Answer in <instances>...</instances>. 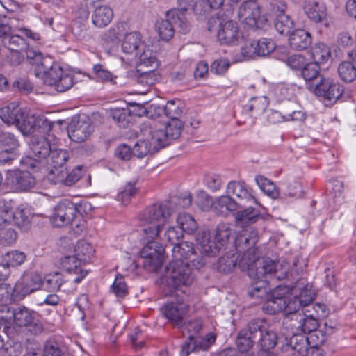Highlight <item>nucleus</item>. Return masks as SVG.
Segmentation results:
<instances>
[{
  "label": "nucleus",
  "mask_w": 356,
  "mask_h": 356,
  "mask_svg": "<svg viewBox=\"0 0 356 356\" xmlns=\"http://www.w3.org/2000/svg\"><path fill=\"white\" fill-rule=\"evenodd\" d=\"M257 238L258 234L255 230H246L243 234L237 237L236 245L238 250H241L242 243L248 245V249L243 254L238 266L243 269H247L248 276L256 282L262 280L268 284V279L284 280L289 273V264L285 261L275 263L271 260L260 259L259 250L254 247Z\"/></svg>",
  "instance_id": "1"
},
{
  "label": "nucleus",
  "mask_w": 356,
  "mask_h": 356,
  "mask_svg": "<svg viewBox=\"0 0 356 356\" xmlns=\"http://www.w3.org/2000/svg\"><path fill=\"white\" fill-rule=\"evenodd\" d=\"M0 118L8 125H15L24 135L31 134L47 124L43 117L29 114L15 102L0 108Z\"/></svg>",
  "instance_id": "2"
},
{
  "label": "nucleus",
  "mask_w": 356,
  "mask_h": 356,
  "mask_svg": "<svg viewBox=\"0 0 356 356\" xmlns=\"http://www.w3.org/2000/svg\"><path fill=\"white\" fill-rule=\"evenodd\" d=\"M36 76H40L44 84L53 86L59 92L70 89L74 83L73 74L63 71L51 56L42 58L38 66Z\"/></svg>",
  "instance_id": "3"
},
{
  "label": "nucleus",
  "mask_w": 356,
  "mask_h": 356,
  "mask_svg": "<svg viewBox=\"0 0 356 356\" xmlns=\"http://www.w3.org/2000/svg\"><path fill=\"white\" fill-rule=\"evenodd\" d=\"M172 213V202L156 203L145 209L139 219L143 222V232L147 238L154 239L159 236Z\"/></svg>",
  "instance_id": "4"
},
{
  "label": "nucleus",
  "mask_w": 356,
  "mask_h": 356,
  "mask_svg": "<svg viewBox=\"0 0 356 356\" xmlns=\"http://www.w3.org/2000/svg\"><path fill=\"white\" fill-rule=\"evenodd\" d=\"M270 287L266 281L255 282L248 289L252 298L265 299L263 311L268 314H275L282 312L286 307V296L280 293V287H277L268 293Z\"/></svg>",
  "instance_id": "5"
},
{
  "label": "nucleus",
  "mask_w": 356,
  "mask_h": 356,
  "mask_svg": "<svg viewBox=\"0 0 356 356\" xmlns=\"http://www.w3.org/2000/svg\"><path fill=\"white\" fill-rule=\"evenodd\" d=\"M193 280L192 268L187 261H172L165 267L163 280V293L172 295L174 290L181 286H188Z\"/></svg>",
  "instance_id": "6"
},
{
  "label": "nucleus",
  "mask_w": 356,
  "mask_h": 356,
  "mask_svg": "<svg viewBox=\"0 0 356 356\" xmlns=\"http://www.w3.org/2000/svg\"><path fill=\"white\" fill-rule=\"evenodd\" d=\"M190 23L179 10H169L166 13V19L158 20L156 23V30L160 38L165 41L170 40L175 29L183 34L190 31Z\"/></svg>",
  "instance_id": "7"
},
{
  "label": "nucleus",
  "mask_w": 356,
  "mask_h": 356,
  "mask_svg": "<svg viewBox=\"0 0 356 356\" xmlns=\"http://www.w3.org/2000/svg\"><path fill=\"white\" fill-rule=\"evenodd\" d=\"M29 147L32 155L23 158L22 162L31 169L40 168L41 161L47 159L53 148L49 141L44 136L36 135L31 137Z\"/></svg>",
  "instance_id": "8"
},
{
  "label": "nucleus",
  "mask_w": 356,
  "mask_h": 356,
  "mask_svg": "<svg viewBox=\"0 0 356 356\" xmlns=\"http://www.w3.org/2000/svg\"><path fill=\"white\" fill-rule=\"evenodd\" d=\"M77 214L76 205L69 200H63L54 207L50 222L54 227H65L70 225Z\"/></svg>",
  "instance_id": "9"
},
{
  "label": "nucleus",
  "mask_w": 356,
  "mask_h": 356,
  "mask_svg": "<svg viewBox=\"0 0 356 356\" xmlns=\"http://www.w3.org/2000/svg\"><path fill=\"white\" fill-rule=\"evenodd\" d=\"M291 321L290 325L292 329H296L297 332H301L302 334L309 333V336L318 332V336L321 335V337H324L321 331L316 330L318 326V319L314 316V314H312L309 306L303 309L302 313L296 314L292 316Z\"/></svg>",
  "instance_id": "10"
},
{
  "label": "nucleus",
  "mask_w": 356,
  "mask_h": 356,
  "mask_svg": "<svg viewBox=\"0 0 356 356\" xmlns=\"http://www.w3.org/2000/svg\"><path fill=\"white\" fill-rule=\"evenodd\" d=\"M313 92L333 104L342 95L343 87L330 78L320 76L319 81L313 88Z\"/></svg>",
  "instance_id": "11"
},
{
  "label": "nucleus",
  "mask_w": 356,
  "mask_h": 356,
  "mask_svg": "<svg viewBox=\"0 0 356 356\" xmlns=\"http://www.w3.org/2000/svg\"><path fill=\"white\" fill-rule=\"evenodd\" d=\"M42 284V277L36 273L23 275L13 287V296L17 300H22L26 296L38 290Z\"/></svg>",
  "instance_id": "12"
},
{
  "label": "nucleus",
  "mask_w": 356,
  "mask_h": 356,
  "mask_svg": "<svg viewBox=\"0 0 356 356\" xmlns=\"http://www.w3.org/2000/svg\"><path fill=\"white\" fill-rule=\"evenodd\" d=\"M93 131V124L90 119L86 117L73 118L67 128L70 138L76 143L87 140Z\"/></svg>",
  "instance_id": "13"
},
{
  "label": "nucleus",
  "mask_w": 356,
  "mask_h": 356,
  "mask_svg": "<svg viewBox=\"0 0 356 356\" xmlns=\"http://www.w3.org/2000/svg\"><path fill=\"white\" fill-rule=\"evenodd\" d=\"M217 38L221 44L234 45L242 38V33L236 22L227 20L220 23Z\"/></svg>",
  "instance_id": "14"
},
{
  "label": "nucleus",
  "mask_w": 356,
  "mask_h": 356,
  "mask_svg": "<svg viewBox=\"0 0 356 356\" xmlns=\"http://www.w3.org/2000/svg\"><path fill=\"white\" fill-rule=\"evenodd\" d=\"M160 310L165 318L171 323L179 325L188 312V305L183 300L177 298L167 302Z\"/></svg>",
  "instance_id": "15"
},
{
  "label": "nucleus",
  "mask_w": 356,
  "mask_h": 356,
  "mask_svg": "<svg viewBox=\"0 0 356 356\" xmlns=\"http://www.w3.org/2000/svg\"><path fill=\"white\" fill-rule=\"evenodd\" d=\"M238 17L240 20L250 27H259L261 11L258 3L253 0L245 1L238 8Z\"/></svg>",
  "instance_id": "16"
},
{
  "label": "nucleus",
  "mask_w": 356,
  "mask_h": 356,
  "mask_svg": "<svg viewBox=\"0 0 356 356\" xmlns=\"http://www.w3.org/2000/svg\"><path fill=\"white\" fill-rule=\"evenodd\" d=\"M315 338H318V332L312 334L309 337L299 332L293 333L287 343V351L289 356H305L312 342H315Z\"/></svg>",
  "instance_id": "17"
},
{
  "label": "nucleus",
  "mask_w": 356,
  "mask_h": 356,
  "mask_svg": "<svg viewBox=\"0 0 356 356\" xmlns=\"http://www.w3.org/2000/svg\"><path fill=\"white\" fill-rule=\"evenodd\" d=\"M165 249L159 242L151 241L143 248L141 257L146 259L145 266H149L154 268H158L162 265Z\"/></svg>",
  "instance_id": "18"
},
{
  "label": "nucleus",
  "mask_w": 356,
  "mask_h": 356,
  "mask_svg": "<svg viewBox=\"0 0 356 356\" xmlns=\"http://www.w3.org/2000/svg\"><path fill=\"white\" fill-rule=\"evenodd\" d=\"M306 118L305 112L300 106L295 103H289L284 106L283 113L272 111L268 115V120L272 123H279L283 121H303Z\"/></svg>",
  "instance_id": "19"
},
{
  "label": "nucleus",
  "mask_w": 356,
  "mask_h": 356,
  "mask_svg": "<svg viewBox=\"0 0 356 356\" xmlns=\"http://www.w3.org/2000/svg\"><path fill=\"white\" fill-rule=\"evenodd\" d=\"M226 193L228 195L236 196L239 200L238 203H240V205L247 203L259 204L253 194V190L244 182L236 181L229 182L227 186Z\"/></svg>",
  "instance_id": "20"
},
{
  "label": "nucleus",
  "mask_w": 356,
  "mask_h": 356,
  "mask_svg": "<svg viewBox=\"0 0 356 356\" xmlns=\"http://www.w3.org/2000/svg\"><path fill=\"white\" fill-rule=\"evenodd\" d=\"M8 181L18 191H27L35 184V177L26 170H13L8 172Z\"/></svg>",
  "instance_id": "21"
},
{
  "label": "nucleus",
  "mask_w": 356,
  "mask_h": 356,
  "mask_svg": "<svg viewBox=\"0 0 356 356\" xmlns=\"http://www.w3.org/2000/svg\"><path fill=\"white\" fill-rule=\"evenodd\" d=\"M82 176V168L79 166L74 168L70 173H67L65 169L58 171L56 175L54 172L48 173L47 179L54 184H63L71 186L77 182Z\"/></svg>",
  "instance_id": "22"
},
{
  "label": "nucleus",
  "mask_w": 356,
  "mask_h": 356,
  "mask_svg": "<svg viewBox=\"0 0 356 356\" xmlns=\"http://www.w3.org/2000/svg\"><path fill=\"white\" fill-rule=\"evenodd\" d=\"M47 156L46 163L49 173L56 175L58 171L65 169L64 165L69 159V153L65 149L52 148Z\"/></svg>",
  "instance_id": "23"
},
{
  "label": "nucleus",
  "mask_w": 356,
  "mask_h": 356,
  "mask_svg": "<svg viewBox=\"0 0 356 356\" xmlns=\"http://www.w3.org/2000/svg\"><path fill=\"white\" fill-rule=\"evenodd\" d=\"M251 231L252 229H245L244 230L243 234L245 233V232ZM242 235V234H241ZM241 236V234H240ZM239 236L238 235L236 237ZM236 240V239H235ZM234 245H236V241H234ZM235 248L236 250V253L234 252H228L226 254V255L221 257L218 262L217 264V268L219 272L223 273H229L232 272V270L236 267V265L238 261V255L237 254L238 252H242L244 251L243 254L248 250V245L247 244L242 243L241 246V250L237 249L236 245H235Z\"/></svg>",
  "instance_id": "24"
},
{
  "label": "nucleus",
  "mask_w": 356,
  "mask_h": 356,
  "mask_svg": "<svg viewBox=\"0 0 356 356\" xmlns=\"http://www.w3.org/2000/svg\"><path fill=\"white\" fill-rule=\"evenodd\" d=\"M303 10L308 18L315 23L322 22L327 18L325 5L316 0H305Z\"/></svg>",
  "instance_id": "25"
},
{
  "label": "nucleus",
  "mask_w": 356,
  "mask_h": 356,
  "mask_svg": "<svg viewBox=\"0 0 356 356\" xmlns=\"http://www.w3.org/2000/svg\"><path fill=\"white\" fill-rule=\"evenodd\" d=\"M172 252V261H195V250L193 243L188 241L178 243L174 245Z\"/></svg>",
  "instance_id": "26"
},
{
  "label": "nucleus",
  "mask_w": 356,
  "mask_h": 356,
  "mask_svg": "<svg viewBox=\"0 0 356 356\" xmlns=\"http://www.w3.org/2000/svg\"><path fill=\"white\" fill-rule=\"evenodd\" d=\"M200 250L202 253L209 256H215L219 252L214 237L208 232L198 233L196 238Z\"/></svg>",
  "instance_id": "27"
},
{
  "label": "nucleus",
  "mask_w": 356,
  "mask_h": 356,
  "mask_svg": "<svg viewBox=\"0 0 356 356\" xmlns=\"http://www.w3.org/2000/svg\"><path fill=\"white\" fill-rule=\"evenodd\" d=\"M289 42L292 49L303 50L311 45L312 36L304 29H296L290 34Z\"/></svg>",
  "instance_id": "28"
},
{
  "label": "nucleus",
  "mask_w": 356,
  "mask_h": 356,
  "mask_svg": "<svg viewBox=\"0 0 356 356\" xmlns=\"http://www.w3.org/2000/svg\"><path fill=\"white\" fill-rule=\"evenodd\" d=\"M144 132H148L150 135L149 142L153 146L154 152H158L161 148L170 143L165 128L149 127ZM145 134V133H144Z\"/></svg>",
  "instance_id": "29"
},
{
  "label": "nucleus",
  "mask_w": 356,
  "mask_h": 356,
  "mask_svg": "<svg viewBox=\"0 0 356 356\" xmlns=\"http://www.w3.org/2000/svg\"><path fill=\"white\" fill-rule=\"evenodd\" d=\"M240 207V203L231 197L230 195H221L214 201V211L218 215L226 214L228 211H234Z\"/></svg>",
  "instance_id": "30"
},
{
  "label": "nucleus",
  "mask_w": 356,
  "mask_h": 356,
  "mask_svg": "<svg viewBox=\"0 0 356 356\" xmlns=\"http://www.w3.org/2000/svg\"><path fill=\"white\" fill-rule=\"evenodd\" d=\"M113 17L112 9L107 6H102L95 8L92 20L95 26L102 28L106 26L111 22Z\"/></svg>",
  "instance_id": "31"
},
{
  "label": "nucleus",
  "mask_w": 356,
  "mask_h": 356,
  "mask_svg": "<svg viewBox=\"0 0 356 356\" xmlns=\"http://www.w3.org/2000/svg\"><path fill=\"white\" fill-rule=\"evenodd\" d=\"M2 43L6 48L14 52L17 58V63H19L22 58L20 52L24 51L27 47L24 39L18 35H13L3 39Z\"/></svg>",
  "instance_id": "32"
},
{
  "label": "nucleus",
  "mask_w": 356,
  "mask_h": 356,
  "mask_svg": "<svg viewBox=\"0 0 356 356\" xmlns=\"http://www.w3.org/2000/svg\"><path fill=\"white\" fill-rule=\"evenodd\" d=\"M143 45L140 33L131 32L124 35L122 42V49L126 54L135 53L136 54Z\"/></svg>",
  "instance_id": "33"
},
{
  "label": "nucleus",
  "mask_w": 356,
  "mask_h": 356,
  "mask_svg": "<svg viewBox=\"0 0 356 356\" xmlns=\"http://www.w3.org/2000/svg\"><path fill=\"white\" fill-rule=\"evenodd\" d=\"M313 298L309 296L307 299H303V296L301 294L300 297H294L292 299H289L286 297V307L284 308L283 312L286 314H293V316L299 312L300 308L302 306L304 309L309 307V302H312Z\"/></svg>",
  "instance_id": "34"
},
{
  "label": "nucleus",
  "mask_w": 356,
  "mask_h": 356,
  "mask_svg": "<svg viewBox=\"0 0 356 356\" xmlns=\"http://www.w3.org/2000/svg\"><path fill=\"white\" fill-rule=\"evenodd\" d=\"M210 348V343L208 340H203V338H193L190 337L181 348V356H188L191 351L207 350Z\"/></svg>",
  "instance_id": "35"
},
{
  "label": "nucleus",
  "mask_w": 356,
  "mask_h": 356,
  "mask_svg": "<svg viewBox=\"0 0 356 356\" xmlns=\"http://www.w3.org/2000/svg\"><path fill=\"white\" fill-rule=\"evenodd\" d=\"M207 6L204 0H199L195 2L194 0H178V8L172 10H179L181 14L187 18V12L193 10L196 15H202V8Z\"/></svg>",
  "instance_id": "36"
},
{
  "label": "nucleus",
  "mask_w": 356,
  "mask_h": 356,
  "mask_svg": "<svg viewBox=\"0 0 356 356\" xmlns=\"http://www.w3.org/2000/svg\"><path fill=\"white\" fill-rule=\"evenodd\" d=\"M232 233V230L229 224L221 223L218 225L213 237L216 245L219 248V252L227 245Z\"/></svg>",
  "instance_id": "37"
},
{
  "label": "nucleus",
  "mask_w": 356,
  "mask_h": 356,
  "mask_svg": "<svg viewBox=\"0 0 356 356\" xmlns=\"http://www.w3.org/2000/svg\"><path fill=\"white\" fill-rule=\"evenodd\" d=\"M42 356H69L64 346L55 339L47 340L43 346Z\"/></svg>",
  "instance_id": "38"
},
{
  "label": "nucleus",
  "mask_w": 356,
  "mask_h": 356,
  "mask_svg": "<svg viewBox=\"0 0 356 356\" xmlns=\"http://www.w3.org/2000/svg\"><path fill=\"white\" fill-rule=\"evenodd\" d=\"M26 259V255L24 252L11 250L3 255L2 262L8 268L21 266Z\"/></svg>",
  "instance_id": "39"
},
{
  "label": "nucleus",
  "mask_w": 356,
  "mask_h": 356,
  "mask_svg": "<svg viewBox=\"0 0 356 356\" xmlns=\"http://www.w3.org/2000/svg\"><path fill=\"white\" fill-rule=\"evenodd\" d=\"M255 181L259 188L269 197L276 199L279 197L280 193L275 184L262 175H257Z\"/></svg>",
  "instance_id": "40"
},
{
  "label": "nucleus",
  "mask_w": 356,
  "mask_h": 356,
  "mask_svg": "<svg viewBox=\"0 0 356 356\" xmlns=\"http://www.w3.org/2000/svg\"><path fill=\"white\" fill-rule=\"evenodd\" d=\"M33 317V314L26 307L14 309L13 321L19 326H31Z\"/></svg>",
  "instance_id": "41"
},
{
  "label": "nucleus",
  "mask_w": 356,
  "mask_h": 356,
  "mask_svg": "<svg viewBox=\"0 0 356 356\" xmlns=\"http://www.w3.org/2000/svg\"><path fill=\"white\" fill-rule=\"evenodd\" d=\"M75 256L82 262H86L92 257L95 250L92 245L86 241L77 242L74 248Z\"/></svg>",
  "instance_id": "42"
},
{
  "label": "nucleus",
  "mask_w": 356,
  "mask_h": 356,
  "mask_svg": "<svg viewBox=\"0 0 356 356\" xmlns=\"http://www.w3.org/2000/svg\"><path fill=\"white\" fill-rule=\"evenodd\" d=\"M177 222L183 232L191 234L197 229L195 220L188 213H179L177 218Z\"/></svg>",
  "instance_id": "43"
},
{
  "label": "nucleus",
  "mask_w": 356,
  "mask_h": 356,
  "mask_svg": "<svg viewBox=\"0 0 356 356\" xmlns=\"http://www.w3.org/2000/svg\"><path fill=\"white\" fill-rule=\"evenodd\" d=\"M135 56L138 58V66L142 65L148 67L153 66L154 64L156 65V59L153 51L144 44L141 49L136 52Z\"/></svg>",
  "instance_id": "44"
},
{
  "label": "nucleus",
  "mask_w": 356,
  "mask_h": 356,
  "mask_svg": "<svg viewBox=\"0 0 356 356\" xmlns=\"http://www.w3.org/2000/svg\"><path fill=\"white\" fill-rule=\"evenodd\" d=\"M256 56H266L272 53L276 46L275 43L272 39L262 38L258 40H254Z\"/></svg>",
  "instance_id": "45"
},
{
  "label": "nucleus",
  "mask_w": 356,
  "mask_h": 356,
  "mask_svg": "<svg viewBox=\"0 0 356 356\" xmlns=\"http://www.w3.org/2000/svg\"><path fill=\"white\" fill-rule=\"evenodd\" d=\"M259 213V210L250 206L243 211L237 212L236 220L241 224H252L257 221Z\"/></svg>",
  "instance_id": "46"
},
{
  "label": "nucleus",
  "mask_w": 356,
  "mask_h": 356,
  "mask_svg": "<svg viewBox=\"0 0 356 356\" xmlns=\"http://www.w3.org/2000/svg\"><path fill=\"white\" fill-rule=\"evenodd\" d=\"M92 73L95 77L102 82L110 83L113 85L117 83V76L114 75L111 72L108 70L102 64H96L92 67Z\"/></svg>",
  "instance_id": "47"
},
{
  "label": "nucleus",
  "mask_w": 356,
  "mask_h": 356,
  "mask_svg": "<svg viewBox=\"0 0 356 356\" xmlns=\"http://www.w3.org/2000/svg\"><path fill=\"white\" fill-rule=\"evenodd\" d=\"M340 78L346 83H350L356 79V67L348 61L341 63L338 67Z\"/></svg>",
  "instance_id": "48"
},
{
  "label": "nucleus",
  "mask_w": 356,
  "mask_h": 356,
  "mask_svg": "<svg viewBox=\"0 0 356 356\" xmlns=\"http://www.w3.org/2000/svg\"><path fill=\"white\" fill-rule=\"evenodd\" d=\"M314 62L317 64L326 62L330 57V48L324 43L316 44L311 50Z\"/></svg>",
  "instance_id": "49"
},
{
  "label": "nucleus",
  "mask_w": 356,
  "mask_h": 356,
  "mask_svg": "<svg viewBox=\"0 0 356 356\" xmlns=\"http://www.w3.org/2000/svg\"><path fill=\"white\" fill-rule=\"evenodd\" d=\"M252 337L250 335L247 330L242 329L237 335L236 345L238 350L241 353L249 351L254 346Z\"/></svg>",
  "instance_id": "50"
},
{
  "label": "nucleus",
  "mask_w": 356,
  "mask_h": 356,
  "mask_svg": "<svg viewBox=\"0 0 356 356\" xmlns=\"http://www.w3.org/2000/svg\"><path fill=\"white\" fill-rule=\"evenodd\" d=\"M277 343V334L271 330H265L261 334L259 345L262 350H268L273 348Z\"/></svg>",
  "instance_id": "51"
},
{
  "label": "nucleus",
  "mask_w": 356,
  "mask_h": 356,
  "mask_svg": "<svg viewBox=\"0 0 356 356\" xmlns=\"http://www.w3.org/2000/svg\"><path fill=\"white\" fill-rule=\"evenodd\" d=\"M0 145L3 149L18 152L19 143L13 134L9 132H1Z\"/></svg>",
  "instance_id": "52"
},
{
  "label": "nucleus",
  "mask_w": 356,
  "mask_h": 356,
  "mask_svg": "<svg viewBox=\"0 0 356 356\" xmlns=\"http://www.w3.org/2000/svg\"><path fill=\"white\" fill-rule=\"evenodd\" d=\"M275 28L282 35H288L293 28V21L289 15H280L274 20Z\"/></svg>",
  "instance_id": "53"
},
{
  "label": "nucleus",
  "mask_w": 356,
  "mask_h": 356,
  "mask_svg": "<svg viewBox=\"0 0 356 356\" xmlns=\"http://www.w3.org/2000/svg\"><path fill=\"white\" fill-rule=\"evenodd\" d=\"M183 127V123L179 119L170 120L165 127L170 143L180 137Z\"/></svg>",
  "instance_id": "54"
},
{
  "label": "nucleus",
  "mask_w": 356,
  "mask_h": 356,
  "mask_svg": "<svg viewBox=\"0 0 356 356\" xmlns=\"http://www.w3.org/2000/svg\"><path fill=\"white\" fill-rule=\"evenodd\" d=\"M155 152L148 138L137 142L133 147V155L138 158H143L149 154Z\"/></svg>",
  "instance_id": "55"
},
{
  "label": "nucleus",
  "mask_w": 356,
  "mask_h": 356,
  "mask_svg": "<svg viewBox=\"0 0 356 356\" xmlns=\"http://www.w3.org/2000/svg\"><path fill=\"white\" fill-rule=\"evenodd\" d=\"M64 282L63 275L58 272L49 273L44 277V283L49 290L58 291Z\"/></svg>",
  "instance_id": "56"
},
{
  "label": "nucleus",
  "mask_w": 356,
  "mask_h": 356,
  "mask_svg": "<svg viewBox=\"0 0 356 356\" xmlns=\"http://www.w3.org/2000/svg\"><path fill=\"white\" fill-rule=\"evenodd\" d=\"M131 111L128 108H116L111 110L112 118L119 124L120 127H126L130 122Z\"/></svg>",
  "instance_id": "57"
},
{
  "label": "nucleus",
  "mask_w": 356,
  "mask_h": 356,
  "mask_svg": "<svg viewBox=\"0 0 356 356\" xmlns=\"http://www.w3.org/2000/svg\"><path fill=\"white\" fill-rule=\"evenodd\" d=\"M300 71L302 76L305 81H312L318 76L320 67L316 63L308 60Z\"/></svg>",
  "instance_id": "58"
},
{
  "label": "nucleus",
  "mask_w": 356,
  "mask_h": 356,
  "mask_svg": "<svg viewBox=\"0 0 356 356\" xmlns=\"http://www.w3.org/2000/svg\"><path fill=\"white\" fill-rule=\"evenodd\" d=\"M164 112L170 120L179 119L182 113L181 102L179 100L168 101L165 106Z\"/></svg>",
  "instance_id": "59"
},
{
  "label": "nucleus",
  "mask_w": 356,
  "mask_h": 356,
  "mask_svg": "<svg viewBox=\"0 0 356 356\" xmlns=\"http://www.w3.org/2000/svg\"><path fill=\"white\" fill-rule=\"evenodd\" d=\"M307 61L304 55L297 54L288 56L284 62L293 70H301Z\"/></svg>",
  "instance_id": "60"
},
{
  "label": "nucleus",
  "mask_w": 356,
  "mask_h": 356,
  "mask_svg": "<svg viewBox=\"0 0 356 356\" xmlns=\"http://www.w3.org/2000/svg\"><path fill=\"white\" fill-rule=\"evenodd\" d=\"M111 290L118 298H123L127 294V286L122 275H116Z\"/></svg>",
  "instance_id": "61"
},
{
  "label": "nucleus",
  "mask_w": 356,
  "mask_h": 356,
  "mask_svg": "<svg viewBox=\"0 0 356 356\" xmlns=\"http://www.w3.org/2000/svg\"><path fill=\"white\" fill-rule=\"evenodd\" d=\"M17 239L16 232L10 227L0 228V245H13Z\"/></svg>",
  "instance_id": "62"
},
{
  "label": "nucleus",
  "mask_w": 356,
  "mask_h": 356,
  "mask_svg": "<svg viewBox=\"0 0 356 356\" xmlns=\"http://www.w3.org/2000/svg\"><path fill=\"white\" fill-rule=\"evenodd\" d=\"M13 218V209L4 203L0 205V228L12 226Z\"/></svg>",
  "instance_id": "63"
},
{
  "label": "nucleus",
  "mask_w": 356,
  "mask_h": 356,
  "mask_svg": "<svg viewBox=\"0 0 356 356\" xmlns=\"http://www.w3.org/2000/svg\"><path fill=\"white\" fill-rule=\"evenodd\" d=\"M81 261L75 255H69L62 259L61 265L63 269L69 273H76L81 266Z\"/></svg>",
  "instance_id": "64"
}]
</instances>
